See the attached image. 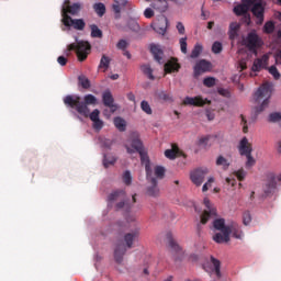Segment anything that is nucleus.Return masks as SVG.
<instances>
[{"instance_id":"1","label":"nucleus","mask_w":281,"mask_h":281,"mask_svg":"<svg viewBox=\"0 0 281 281\" xmlns=\"http://www.w3.org/2000/svg\"><path fill=\"white\" fill-rule=\"evenodd\" d=\"M125 148L128 154L138 153L142 164L145 165L146 178H150L154 175V170L150 165L149 156L144 148V144L137 133H132L125 143Z\"/></svg>"},{"instance_id":"2","label":"nucleus","mask_w":281,"mask_h":281,"mask_svg":"<svg viewBox=\"0 0 281 281\" xmlns=\"http://www.w3.org/2000/svg\"><path fill=\"white\" fill-rule=\"evenodd\" d=\"M64 104L68 108L75 109L77 113L88 117L90 114L89 105H97L98 98L92 94H86L83 97V102L79 95H67L63 100Z\"/></svg>"},{"instance_id":"3","label":"nucleus","mask_w":281,"mask_h":281,"mask_svg":"<svg viewBox=\"0 0 281 281\" xmlns=\"http://www.w3.org/2000/svg\"><path fill=\"white\" fill-rule=\"evenodd\" d=\"M150 53L159 65H164L165 74L179 72L181 69V64H179V59L177 57H171L166 61L165 52L158 44H150Z\"/></svg>"},{"instance_id":"4","label":"nucleus","mask_w":281,"mask_h":281,"mask_svg":"<svg viewBox=\"0 0 281 281\" xmlns=\"http://www.w3.org/2000/svg\"><path fill=\"white\" fill-rule=\"evenodd\" d=\"M140 236V228H135L134 231L126 233L124 235L125 244H117L114 249V260L116 263L121 265L124 260V256L127 249H133L135 240H138ZM126 245V246H125Z\"/></svg>"},{"instance_id":"5","label":"nucleus","mask_w":281,"mask_h":281,"mask_svg":"<svg viewBox=\"0 0 281 281\" xmlns=\"http://www.w3.org/2000/svg\"><path fill=\"white\" fill-rule=\"evenodd\" d=\"M272 95V86L268 82L263 83L258 91L255 93V101L257 103H260L262 101V104L260 106L255 108V116H258L262 111H265L270 101L269 99Z\"/></svg>"},{"instance_id":"6","label":"nucleus","mask_w":281,"mask_h":281,"mask_svg":"<svg viewBox=\"0 0 281 281\" xmlns=\"http://www.w3.org/2000/svg\"><path fill=\"white\" fill-rule=\"evenodd\" d=\"M70 52H75L79 61L87 60L91 54V44L89 42H77L76 44H68L65 54L70 56Z\"/></svg>"},{"instance_id":"7","label":"nucleus","mask_w":281,"mask_h":281,"mask_svg":"<svg viewBox=\"0 0 281 281\" xmlns=\"http://www.w3.org/2000/svg\"><path fill=\"white\" fill-rule=\"evenodd\" d=\"M213 227L214 229H216L217 232L221 233H216L213 236V240L217 244H222V243H229L231 238V229H229V225H225V220L224 218H217L213 222Z\"/></svg>"},{"instance_id":"8","label":"nucleus","mask_w":281,"mask_h":281,"mask_svg":"<svg viewBox=\"0 0 281 281\" xmlns=\"http://www.w3.org/2000/svg\"><path fill=\"white\" fill-rule=\"evenodd\" d=\"M244 44L250 52L257 54V49L263 45V42L254 30L248 33L246 40H244Z\"/></svg>"},{"instance_id":"9","label":"nucleus","mask_w":281,"mask_h":281,"mask_svg":"<svg viewBox=\"0 0 281 281\" xmlns=\"http://www.w3.org/2000/svg\"><path fill=\"white\" fill-rule=\"evenodd\" d=\"M61 23L65 27H72L76 31H83L87 25L83 19H72L70 15H64Z\"/></svg>"},{"instance_id":"10","label":"nucleus","mask_w":281,"mask_h":281,"mask_svg":"<svg viewBox=\"0 0 281 281\" xmlns=\"http://www.w3.org/2000/svg\"><path fill=\"white\" fill-rule=\"evenodd\" d=\"M81 10V4L79 2H75L71 4L70 0H64L61 7V19L65 16L77 15Z\"/></svg>"},{"instance_id":"11","label":"nucleus","mask_w":281,"mask_h":281,"mask_svg":"<svg viewBox=\"0 0 281 281\" xmlns=\"http://www.w3.org/2000/svg\"><path fill=\"white\" fill-rule=\"evenodd\" d=\"M203 203L206 210L201 214V224L206 225L212 216H216V209L211 204L210 199L207 198L204 199Z\"/></svg>"},{"instance_id":"12","label":"nucleus","mask_w":281,"mask_h":281,"mask_svg":"<svg viewBox=\"0 0 281 281\" xmlns=\"http://www.w3.org/2000/svg\"><path fill=\"white\" fill-rule=\"evenodd\" d=\"M168 25H169L168 18L165 15H161L156 20V22L153 23V29L156 33L160 35H165L167 33Z\"/></svg>"},{"instance_id":"13","label":"nucleus","mask_w":281,"mask_h":281,"mask_svg":"<svg viewBox=\"0 0 281 281\" xmlns=\"http://www.w3.org/2000/svg\"><path fill=\"white\" fill-rule=\"evenodd\" d=\"M205 176H207V169H196L195 171L191 172V181L195 186H202L203 181H205Z\"/></svg>"},{"instance_id":"14","label":"nucleus","mask_w":281,"mask_h":281,"mask_svg":"<svg viewBox=\"0 0 281 281\" xmlns=\"http://www.w3.org/2000/svg\"><path fill=\"white\" fill-rule=\"evenodd\" d=\"M252 14L256 16V23L261 25L263 23L265 5L262 2H256L251 9Z\"/></svg>"},{"instance_id":"15","label":"nucleus","mask_w":281,"mask_h":281,"mask_svg":"<svg viewBox=\"0 0 281 281\" xmlns=\"http://www.w3.org/2000/svg\"><path fill=\"white\" fill-rule=\"evenodd\" d=\"M211 70V64L207 59H200L194 66V77L201 76Z\"/></svg>"},{"instance_id":"16","label":"nucleus","mask_w":281,"mask_h":281,"mask_svg":"<svg viewBox=\"0 0 281 281\" xmlns=\"http://www.w3.org/2000/svg\"><path fill=\"white\" fill-rule=\"evenodd\" d=\"M102 102H103V105L110 108L111 113L116 112L117 106L114 104V98L110 90H106L102 93Z\"/></svg>"},{"instance_id":"17","label":"nucleus","mask_w":281,"mask_h":281,"mask_svg":"<svg viewBox=\"0 0 281 281\" xmlns=\"http://www.w3.org/2000/svg\"><path fill=\"white\" fill-rule=\"evenodd\" d=\"M268 61H269V57L268 55H262V57L255 59L254 65L251 67V70L254 72H259L261 69H268Z\"/></svg>"},{"instance_id":"18","label":"nucleus","mask_w":281,"mask_h":281,"mask_svg":"<svg viewBox=\"0 0 281 281\" xmlns=\"http://www.w3.org/2000/svg\"><path fill=\"white\" fill-rule=\"evenodd\" d=\"M150 186L147 188V193L151 196H158L160 194V189L158 187V180L153 175L147 178Z\"/></svg>"},{"instance_id":"19","label":"nucleus","mask_w":281,"mask_h":281,"mask_svg":"<svg viewBox=\"0 0 281 281\" xmlns=\"http://www.w3.org/2000/svg\"><path fill=\"white\" fill-rule=\"evenodd\" d=\"M238 150L241 156H248L252 153V146L246 137L240 140Z\"/></svg>"},{"instance_id":"20","label":"nucleus","mask_w":281,"mask_h":281,"mask_svg":"<svg viewBox=\"0 0 281 281\" xmlns=\"http://www.w3.org/2000/svg\"><path fill=\"white\" fill-rule=\"evenodd\" d=\"M234 12L237 16H245L246 22L249 24L250 16L248 14V7L246 4H237L234 7Z\"/></svg>"},{"instance_id":"21","label":"nucleus","mask_w":281,"mask_h":281,"mask_svg":"<svg viewBox=\"0 0 281 281\" xmlns=\"http://www.w3.org/2000/svg\"><path fill=\"white\" fill-rule=\"evenodd\" d=\"M182 104L183 105H192V106H203V105H205V100H203V98H201V97H195V98L187 97V98H184Z\"/></svg>"},{"instance_id":"22","label":"nucleus","mask_w":281,"mask_h":281,"mask_svg":"<svg viewBox=\"0 0 281 281\" xmlns=\"http://www.w3.org/2000/svg\"><path fill=\"white\" fill-rule=\"evenodd\" d=\"M240 31V23L239 22H231L228 27V37L231 41H235L238 37V33Z\"/></svg>"},{"instance_id":"23","label":"nucleus","mask_w":281,"mask_h":281,"mask_svg":"<svg viewBox=\"0 0 281 281\" xmlns=\"http://www.w3.org/2000/svg\"><path fill=\"white\" fill-rule=\"evenodd\" d=\"M211 263L213 265V269H211V276L215 274L217 280H221L222 273H221V262H220V260L215 259L214 257H211Z\"/></svg>"},{"instance_id":"24","label":"nucleus","mask_w":281,"mask_h":281,"mask_svg":"<svg viewBox=\"0 0 281 281\" xmlns=\"http://www.w3.org/2000/svg\"><path fill=\"white\" fill-rule=\"evenodd\" d=\"M276 189H277V180H276V176L272 175L266 184L265 193L267 195L272 194L274 193Z\"/></svg>"},{"instance_id":"25","label":"nucleus","mask_w":281,"mask_h":281,"mask_svg":"<svg viewBox=\"0 0 281 281\" xmlns=\"http://www.w3.org/2000/svg\"><path fill=\"white\" fill-rule=\"evenodd\" d=\"M150 8L159 12H165L168 8V2L166 0H153Z\"/></svg>"},{"instance_id":"26","label":"nucleus","mask_w":281,"mask_h":281,"mask_svg":"<svg viewBox=\"0 0 281 281\" xmlns=\"http://www.w3.org/2000/svg\"><path fill=\"white\" fill-rule=\"evenodd\" d=\"M229 232H231V234L233 235L234 238H237L239 240L244 236L243 232L240 231L239 226L236 223H232L229 225Z\"/></svg>"},{"instance_id":"27","label":"nucleus","mask_w":281,"mask_h":281,"mask_svg":"<svg viewBox=\"0 0 281 281\" xmlns=\"http://www.w3.org/2000/svg\"><path fill=\"white\" fill-rule=\"evenodd\" d=\"M93 10L100 18H102L106 13V7L103 2L94 3Z\"/></svg>"},{"instance_id":"28","label":"nucleus","mask_w":281,"mask_h":281,"mask_svg":"<svg viewBox=\"0 0 281 281\" xmlns=\"http://www.w3.org/2000/svg\"><path fill=\"white\" fill-rule=\"evenodd\" d=\"M91 37L93 38H102L103 31L97 24H90Z\"/></svg>"},{"instance_id":"29","label":"nucleus","mask_w":281,"mask_h":281,"mask_svg":"<svg viewBox=\"0 0 281 281\" xmlns=\"http://www.w3.org/2000/svg\"><path fill=\"white\" fill-rule=\"evenodd\" d=\"M140 69L143 71V74L147 76V78L149 80L156 79L154 76V70L151 69V66H149V64H144L143 66H140Z\"/></svg>"},{"instance_id":"30","label":"nucleus","mask_w":281,"mask_h":281,"mask_svg":"<svg viewBox=\"0 0 281 281\" xmlns=\"http://www.w3.org/2000/svg\"><path fill=\"white\" fill-rule=\"evenodd\" d=\"M114 126L120 131V132H125L126 131V121L122 117H115L113 120Z\"/></svg>"},{"instance_id":"31","label":"nucleus","mask_w":281,"mask_h":281,"mask_svg":"<svg viewBox=\"0 0 281 281\" xmlns=\"http://www.w3.org/2000/svg\"><path fill=\"white\" fill-rule=\"evenodd\" d=\"M124 196H125V191L123 190L113 191L111 194H109L108 201L113 202Z\"/></svg>"},{"instance_id":"32","label":"nucleus","mask_w":281,"mask_h":281,"mask_svg":"<svg viewBox=\"0 0 281 281\" xmlns=\"http://www.w3.org/2000/svg\"><path fill=\"white\" fill-rule=\"evenodd\" d=\"M111 65V58L108 57V55H102L99 64V68H104V71H106L110 68Z\"/></svg>"},{"instance_id":"33","label":"nucleus","mask_w":281,"mask_h":281,"mask_svg":"<svg viewBox=\"0 0 281 281\" xmlns=\"http://www.w3.org/2000/svg\"><path fill=\"white\" fill-rule=\"evenodd\" d=\"M78 83L83 89H90L91 88V82H90V80L86 76H79L78 77Z\"/></svg>"},{"instance_id":"34","label":"nucleus","mask_w":281,"mask_h":281,"mask_svg":"<svg viewBox=\"0 0 281 281\" xmlns=\"http://www.w3.org/2000/svg\"><path fill=\"white\" fill-rule=\"evenodd\" d=\"M157 97L165 102H173V97L165 91L158 92Z\"/></svg>"},{"instance_id":"35","label":"nucleus","mask_w":281,"mask_h":281,"mask_svg":"<svg viewBox=\"0 0 281 281\" xmlns=\"http://www.w3.org/2000/svg\"><path fill=\"white\" fill-rule=\"evenodd\" d=\"M203 52V46L201 44H195L194 48L191 52V58H199Z\"/></svg>"},{"instance_id":"36","label":"nucleus","mask_w":281,"mask_h":281,"mask_svg":"<svg viewBox=\"0 0 281 281\" xmlns=\"http://www.w3.org/2000/svg\"><path fill=\"white\" fill-rule=\"evenodd\" d=\"M168 238H169V247H170V249H172V251L176 252V254H181V247L178 246L177 241H175V239H172L170 237V235L168 236Z\"/></svg>"},{"instance_id":"37","label":"nucleus","mask_w":281,"mask_h":281,"mask_svg":"<svg viewBox=\"0 0 281 281\" xmlns=\"http://www.w3.org/2000/svg\"><path fill=\"white\" fill-rule=\"evenodd\" d=\"M180 50L182 54H188V37H181L179 40Z\"/></svg>"},{"instance_id":"38","label":"nucleus","mask_w":281,"mask_h":281,"mask_svg":"<svg viewBox=\"0 0 281 281\" xmlns=\"http://www.w3.org/2000/svg\"><path fill=\"white\" fill-rule=\"evenodd\" d=\"M154 172H155L156 178H158V179H164L166 176V169L160 166L155 167Z\"/></svg>"},{"instance_id":"39","label":"nucleus","mask_w":281,"mask_h":281,"mask_svg":"<svg viewBox=\"0 0 281 281\" xmlns=\"http://www.w3.org/2000/svg\"><path fill=\"white\" fill-rule=\"evenodd\" d=\"M216 165H217V166H222L224 170L228 169V167H229L228 160L225 159L223 156H220V157L216 159Z\"/></svg>"},{"instance_id":"40","label":"nucleus","mask_w":281,"mask_h":281,"mask_svg":"<svg viewBox=\"0 0 281 281\" xmlns=\"http://www.w3.org/2000/svg\"><path fill=\"white\" fill-rule=\"evenodd\" d=\"M140 109L146 113L151 115L153 114V109L150 104L147 101H142L140 103Z\"/></svg>"},{"instance_id":"41","label":"nucleus","mask_w":281,"mask_h":281,"mask_svg":"<svg viewBox=\"0 0 281 281\" xmlns=\"http://www.w3.org/2000/svg\"><path fill=\"white\" fill-rule=\"evenodd\" d=\"M263 31L267 34H272L274 31V23L272 21L266 22V24L263 26Z\"/></svg>"},{"instance_id":"42","label":"nucleus","mask_w":281,"mask_h":281,"mask_svg":"<svg viewBox=\"0 0 281 281\" xmlns=\"http://www.w3.org/2000/svg\"><path fill=\"white\" fill-rule=\"evenodd\" d=\"M115 162H116V158L115 157L104 156V159H103L104 168H109L110 166L114 165Z\"/></svg>"},{"instance_id":"43","label":"nucleus","mask_w":281,"mask_h":281,"mask_svg":"<svg viewBox=\"0 0 281 281\" xmlns=\"http://www.w3.org/2000/svg\"><path fill=\"white\" fill-rule=\"evenodd\" d=\"M267 70H269V74L276 79L279 80L281 78L280 72L278 71V69L276 68V66H270V68H268Z\"/></svg>"},{"instance_id":"44","label":"nucleus","mask_w":281,"mask_h":281,"mask_svg":"<svg viewBox=\"0 0 281 281\" xmlns=\"http://www.w3.org/2000/svg\"><path fill=\"white\" fill-rule=\"evenodd\" d=\"M123 182L127 186H131L132 184V181H133V177H132V173L131 171H125L123 173Z\"/></svg>"},{"instance_id":"45","label":"nucleus","mask_w":281,"mask_h":281,"mask_svg":"<svg viewBox=\"0 0 281 281\" xmlns=\"http://www.w3.org/2000/svg\"><path fill=\"white\" fill-rule=\"evenodd\" d=\"M121 7H127V3H120V2L113 3V4H112L113 12H114L115 14H121V12H122Z\"/></svg>"},{"instance_id":"46","label":"nucleus","mask_w":281,"mask_h":281,"mask_svg":"<svg viewBox=\"0 0 281 281\" xmlns=\"http://www.w3.org/2000/svg\"><path fill=\"white\" fill-rule=\"evenodd\" d=\"M216 83V79L215 78H212V77H209V78H205L203 80V85L206 87V88H212L214 87Z\"/></svg>"},{"instance_id":"47","label":"nucleus","mask_w":281,"mask_h":281,"mask_svg":"<svg viewBox=\"0 0 281 281\" xmlns=\"http://www.w3.org/2000/svg\"><path fill=\"white\" fill-rule=\"evenodd\" d=\"M127 47H128V42H126V40H120L116 44V48L123 52H125Z\"/></svg>"},{"instance_id":"48","label":"nucleus","mask_w":281,"mask_h":281,"mask_svg":"<svg viewBox=\"0 0 281 281\" xmlns=\"http://www.w3.org/2000/svg\"><path fill=\"white\" fill-rule=\"evenodd\" d=\"M223 46L221 44V42H214V44L212 45V52L214 54H220L222 53Z\"/></svg>"},{"instance_id":"49","label":"nucleus","mask_w":281,"mask_h":281,"mask_svg":"<svg viewBox=\"0 0 281 281\" xmlns=\"http://www.w3.org/2000/svg\"><path fill=\"white\" fill-rule=\"evenodd\" d=\"M179 149H167L166 151H165V156L167 157V158H169V159H175V158H177V151H178Z\"/></svg>"},{"instance_id":"50","label":"nucleus","mask_w":281,"mask_h":281,"mask_svg":"<svg viewBox=\"0 0 281 281\" xmlns=\"http://www.w3.org/2000/svg\"><path fill=\"white\" fill-rule=\"evenodd\" d=\"M89 119L92 121V122H95L98 120H100V111L98 109L93 110L91 112V114H88Z\"/></svg>"},{"instance_id":"51","label":"nucleus","mask_w":281,"mask_h":281,"mask_svg":"<svg viewBox=\"0 0 281 281\" xmlns=\"http://www.w3.org/2000/svg\"><path fill=\"white\" fill-rule=\"evenodd\" d=\"M246 175H247V172L244 169H239L234 172V176H236L239 181H243L245 179Z\"/></svg>"},{"instance_id":"52","label":"nucleus","mask_w":281,"mask_h":281,"mask_svg":"<svg viewBox=\"0 0 281 281\" xmlns=\"http://www.w3.org/2000/svg\"><path fill=\"white\" fill-rule=\"evenodd\" d=\"M144 16H145L146 19H153V18L155 16V11H154V9H153V8H146V9L144 10Z\"/></svg>"},{"instance_id":"53","label":"nucleus","mask_w":281,"mask_h":281,"mask_svg":"<svg viewBox=\"0 0 281 281\" xmlns=\"http://www.w3.org/2000/svg\"><path fill=\"white\" fill-rule=\"evenodd\" d=\"M281 121V113H272L269 115V122L276 123Z\"/></svg>"},{"instance_id":"54","label":"nucleus","mask_w":281,"mask_h":281,"mask_svg":"<svg viewBox=\"0 0 281 281\" xmlns=\"http://www.w3.org/2000/svg\"><path fill=\"white\" fill-rule=\"evenodd\" d=\"M243 223L244 225H249V223H251V215L248 211L243 214Z\"/></svg>"},{"instance_id":"55","label":"nucleus","mask_w":281,"mask_h":281,"mask_svg":"<svg viewBox=\"0 0 281 281\" xmlns=\"http://www.w3.org/2000/svg\"><path fill=\"white\" fill-rule=\"evenodd\" d=\"M123 207H125V210H126L127 212H130V210H131L132 206H131L128 203H126L125 201H121L120 203L116 204V209H117V210H121V209H123Z\"/></svg>"},{"instance_id":"56","label":"nucleus","mask_w":281,"mask_h":281,"mask_svg":"<svg viewBox=\"0 0 281 281\" xmlns=\"http://www.w3.org/2000/svg\"><path fill=\"white\" fill-rule=\"evenodd\" d=\"M247 158V162H246V167L250 168L256 164V160L254 159V157L251 156V154L246 155Z\"/></svg>"},{"instance_id":"57","label":"nucleus","mask_w":281,"mask_h":281,"mask_svg":"<svg viewBox=\"0 0 281 281\" xmlns=\"http://www.w3.org/2000/svg\"><path fill=\"white\" fill-rule=\"evenodd\" d=\"M57 63L61 67H65L68 63V59H67V57H64V55H60L59 57H57Z\"/></svg>"},{"instance_id":"58","label":"nucleus","mask_w":281,"mask_h":281,"mask_svg":"<svg viewBox=\"0 0 281 281\" xmlns=\"http://www.w3.org/2000/svg\"><path fill=\"white\" fill-rule=\"evenodd\" d=\"M103 125H104V123L100 119L98 121H93V128L94 130L100 131V130L103 128Z\"/></svg>"},{"instance_id":"59","label":"nucleus","mask_w":281,"mask_h":281,"mask_svg":"<svg viewBox=\"0 0 281 281\" xmlns=\"http://www.w3.org/2000/svg\"><path fill=\"white\" fill-rule=\"evenodd\" d=\"M176 27H177L179 34H181V35L186 34V26L183 25L182 22H178Z\"/></svg>"},{"instance_id":"60","label":"nucleus","mask_w":281,"mask_h":281,"mask_svg":"<svg viewBox=\"0 0 281 281\" xmlns=\"http://www.w3.org/2000/svg\"><path fill=\"white\" fill-rule=\"evenodd\" d=\"M217 92H218L220 95H222V97H224V98H229V97H231L229 91L226 90V89L220 88V89L217 90Z\"/></svg>"},{"instance_id":"61","label":"nucleus","mask_w":281,"mask_h":281,"mask_svg":"<svg viewBox=\"0 0 281 281\" xmlns=\"http://www.w3.org/2000/svg\"><path fill=\"white\" fill-rule=\"evenodd\" d=\"M214 182V179L213 178H210L209 180H207V182L206 183H204V186H203V188H202V191L203 192H206L209 189H210V187H211V184Z\"/></svg>"},{"instance_id":"62","label":"nucleus","mask_w":281,"mask_h":281,"mask_svg":"<svg viewBox=\"0 0 281 281\" xmlns=\"http://www.w3.org/2000/svg\"><path fill=\"white\" fill-rule=\"evenodd\" d=\"M240 117H241V124H243V132L247 133L248 132V126L246 125L247 121L245 120V117L243 115H240Z\"/></svg>"},{"instance_id":"63","label":"nucleus","mask_w":281,"mask_h":281,"mask_svg":"<svg viewBox=\"0 0 281 281\" xmlns=\"http://www.w3.org/2000/svg\"><path fill=\"white\" fill-rule=\"evenodd\" d=\"M274 57H276V64L281 65V49L279 50V53L274 55Z\"/></svg>"},{"instance_id":"64","label":"nucleus","mask_w":281,"mask_h":281,"mask_svg":"<svg viewBox=\"0 0 281 281\" xmlns=\"http://www.w3.org/2000/svg\"><path fill=\"white\" fill-rule=\"evenodd\" d=\"M226 182H227L228 184H231L232 187H234V186L237 183L236 179L233 178V177L226 178Z\"/></svg>"}]
</instances>
